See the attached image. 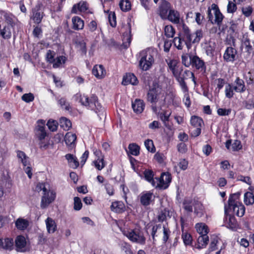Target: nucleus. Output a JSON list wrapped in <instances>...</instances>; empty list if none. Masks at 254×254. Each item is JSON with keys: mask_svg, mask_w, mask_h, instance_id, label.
I'll return each mask as SVG.
<instances>
[{"mask_svg": "<svg viewBox=\"0 0 254 254\" xmlns=\"http://www.w3.org/2000/svg\"><path fill=\"white\" fill-rule=\"evenodd\" d=\"M1 245L3 249L11 250L13 246L12 239L5 238L3 240L1 239Z\"/></svg>", "mask_w": 254, "mask_h": 254, "instance_id": "40", "label": "nucleus"}, {"mask_svg": "<svg viewBox=\"0 0 254 254\" xmlns=\"http://www.w3.org/2000/svg\"><path fill=\"white\" fill-rule=\"evenodd\" d=\"M156 51L153 49L148 48L139 53V65L143 70H148L154 62Z\"/></svg>", "mask_w": 254, "mask_h": 254, "instance_id": "3", "label": "nucleus"}, {"mask_svg": "<svg viewBox=\"0 0 254 254\" xmlns=\"http://www.w3.org/2000/svg\"><path fill=\"white\" fill-rule=\"evenodd\" d=\"M160 98L165 101L164 91L158 84H153L147 92V100L151 104H156Z\"/></svg>", "mask_w": 254, "mask_h": 254, "instance_id": "4", "label": "nucleus"}, {"mask_svg": "<svg viewBox=\"0 0 254 254\" xmlns=\"http://www.w3.org/2000/svg\"><path fill=\"white\" fill-rule=\"evenodd\" d=\"M172 8L171 4L168 1L163 0L158 7L157 13L162 19L166 20V17Z\"/></svg>", "mask_w": 254, "mask_h": 254, "instance_id": "11", "label": "nucleus"}, {"mask_svg": "<svg viewBox=\"0 0 254 254\" xmlns=\"http://www.w3.org/2000/svg\"><path fill=\"white\" fill-rule=\"evenodd\" d=\"M193 55L184 54L182 56V64L186 67H189L191 64V57Z\"/></svg>", "mask_w": 254, "mask_h": 254, "instance_id": "46", "label": "nucleus"}, {"mask_svg": "<svg viewBox=\"0 0 254 254\" xmlns=\"http://www.w3.org/2000/svg\"><path fill=\"white\" fill-rule=\"evenodd\" d=\"M66 61V58L63 56L57 57L53 63L54 68L60 67L63 64H64Z\"/></svg>", "mask_w": 254, "mask_h": 254, "instance_id": "39", "label": "nucleus"}, {"mask_svg": "<svg viewBox=\"0 0 254 254\" xmlns=\"http://www.w3.org/2000/svg\"><path fill=\"white\" fill-rule=\"evenodd\" d=\"M180 36L183 38L185 45L187 48L190 49L192 45V40H191V33L189 28L185 24L182 25V29L180 33Z\"/></svg>", "mask_w": 254, "mask_h": 254, "instance_id": "8", "label": "nucleus"}, {"mask_svg": "<svg viewBox=\"0 0 254 254\" xmlns=\"http://www.w3.org/2000/svg\"><path fill=\"white\" fill-rule=\"evenodd\" d=\"M36 129V134L39 140H43L47 135L44 125H38Z\"/></svg>", "mask_w": 254, "mask_h": 254, "instance_id": "33", "label": "nucleus"}, {"mask_svg": "<svg viewBox=\"0 0 254 254\" xmlns=\"http://www.w3.org/2000/svg\"><path fill=\"white\" fill-rule=\"evenodd\" d=\"M56 197V193L48 188L43 193L41 201V207L42 209L47 208L48 205L54 201Z\"/></svg>", "mask_w": 254, "mask_h": 254, "instance_id": "7", "label": "nucleus"}, {"mask_svg": "<svg viewBox=\"0 0 254 254\" xmlns=\"http://www.w3.org/2000/svg\"><path fill=\"white\" fill-rule=\"evenodd\" d=\"M171 181V178L169 174L163 173L160 178H155L156 186L154 187L161 189H166L168 187Z\"/></svg>", "mask_w": 254, "mask_h": 254, "instance_id": "9", "label": "nucleus"}, {"mask_svg": "<svg viewBox=\"0 0 254 254\" xmlns=\"http://www.w3.org/2000/svg\"><path fill=\"white\" fill-rule=\"evenodd\" d=\"M58 103L62 108H64L65 110L69 111L70 109L68 103L66 102V100L64 98H61L59 99Z\"/></svg>", "mask_w": 254, "mask_h": 254, "instance_id": "57", "label": "nucleus"}, {"mask_svg": "<svg viewBox=\"0 0 254 254\" xmlns=\"http://www.w3.org/2000/svg\"><path fill=\"white\" fill-rule=\"evenodd\" d=\"M162 228L163 230V241L166 243L169 239L170 231L165 225H163Z\"/></svg>", "mask_w": 254, "mask_h": 254, "instance_id": "62", "label": "nucleus"}, {"mask_svg": "<svg viewBox=\"0 0 254 254\" xmlns=\"http://www.w3.org/2000/svg\"><path fill=\"white\" fill-rule=\"evenodd\" d=\"M193 199H185L183 202L184 208L188 212H192Z\"/></svg>", "mask_w": 254, "mask_h": 254, "instance_id": "50", "label": "nucleus"}, {"mask_svg": "<svg viewBox=\"0 0 254 254\" xmlns=\"http://www.w3.org/2000/svg\"><path fill=\"white\" fill-rule=\"evenodd\" d=\"M144 175L145 180L150 183L153 187L156 186L155 178H153L154 174L152 171L150 170H145Z\"/></svg>", "mask_w": 254, "mask_h": 254, "instance_id": "32", "label": "nucleus"}, {"mask_svg": "<svg viewBox=\"0 0 254 254\" xmlns=\"http://www.w3.org/2000/svg\"><path fill=\"white\" fill-rule=\"evenodd\" d=\"M240 192L230 195L228 199V206H225V214L227 215L230 212L233 211V214L239 217H242L245 212L244 205L239 201Z\"/></svg>", "mask_w": 254, "mask_h": 254, "instance_id": "2", "label": "nucleus"}, {"mask_svg": "<svg viewBox=\"0 0 254 254\" xmlns=\"http://www.w3.org/2000/svg\"><path fill=\"white\" fill-rule=\"evenodd\" d=\"M184 77L180 78V77H177V80L179 82V84L181 87L182 90L184 92V93H187L188 92V87L186 83L185 82V80H183Z\"/></svg>", "mask_w": 254, "mask_h": 254, "instance_id": "58", "label": "nucleus"}, {"mask_svg": "<svg viewBox=\"0 0 254 254\" xmlns=\"http://www.w3.org/2000/svg\"><path fill=\"white\" fill-rule=\"evenodd\" d=\"M234 90L238 93H243L246 91V88L244 80L237 77L234 82Z\"/></svg>", "mask_w": 254, "mask_h": 254, "instance_id": "20", "label": "nucleus"}, {"mask_svg": "<svg viewBox=\"0 0 254 254\" xmlns=\"http://www.w3.org/2000/svg\"><path fill=\"white\" fill-rule=\"evenodd\" d=\"M72 22L73 24L72 28L74 30H81L84 27V21L78 16L73 17L72 18Z\"/></svg>", "mask_w": 254, "mask_h": 254, "instance_id": "26", "label": "nucleus"}, {"mask_svg": "<svg viewBox=\"0 0 254 254\" xmlns=\"http://www.w3.org/2000/svg\"><path fill=\"white\" fill-rule=\"evenodd\" d=\"M17 156L24 167L29 165V158L24 152L21 151H17Z\"/></svg>", "mask_w": 254, "mask_h": 254, "instance_id": "34", "label": "nucleus"}, {"mask_svg": "<svg viewBox=\"0 0 254 254\" xmlns=\"http://www.w3.org/2000/svg\"><path fill=\"white\" fill-rule=\"evenodd\" d=\"M92 74L97 78L101 79L106 74V70L102 65H96L92 69Z\"/></svg>", "mask_w": 254, "mask_h": 254, "instance_id": "23", "label": "nucleus"}, {"mask_svg": "<svg viewBox=\"0 0 254 254\" xmlns=\"http://www.w3.org/2000/svg\"><path fill=\"white\" fill-rule=\"evenodd\" d=\"M237 54V51L235 48L232 47H228L224 53V60L226 62L233 63L236 60Z\"/></svg>", "mask_w": 254, "mask_h": 254, "instance_id": "13", "label": "nucleus"}, {"mask_svg": "<svg viewBox=\"0 0 254 254\" xmlns=\"http://www.w3.org/2000/svg\"><path fill=\"white\" fill-rule=\"evenodd\" d=\"M237 3L235 2L234 1H229L227 6V11L228 13H233L237 9L236 4Z\"/></svg>", "mask_w": 254, "mask_h": 254, "instance_id": "55", "label": "nucleus"}, {"mask_svg": "<svg viewBox=\"0 0 254 254\" xmlns=\"http://www.w3.org/2000/svg\"><path fill=\"white\" fill-rule=\"evenodd\" d=\"M253 10V8L251 5L244 6L242 8V12L246 17L250 16Z\"/></svg>", "mask_w": 254, "mask_h": 254, "instance_id": "56", "label": "nucleus"}, {"mask_svg": "<svg viewBox=\"0 0 254 254\" xmlns=\"http://www.w3.org/2000/svg\"><path fill=\"white\" fill-rule=\"evenodd\" d=\"M45 222L47 231L49 233H53L56 231L57 224L52 218H47Z\"/></svg>", "mask_w": 254, "mask_h": 254, "instance_id": "27", "label": "nucleus"}, {"mask_svg": "<svg viewBox=\"0 0 254 254\" xmlns=\"http://www.w3.org/2000/svg\"><path fill=\"white\" fill-rule=\"evenodd\" d=\"M144 145L148 151L151 152H155V148L154 147L153 143L152 140H146L144 142Z\"/></svg>", "mask_w": 254, "mask_h": 254, "instance_id": "60", "label": "nucleus"}, {"mask_svg": "<svg viewBox=\"0 0 254 254\" xmlns=\"http://www.w3.org/2000/svg\"><path fill=\"white\" fill-rule=\"evenodd\" d=\"M21 99L23 101H25L26 103H29L33 101L34 99V96L33 94L26 93L22 95Z\"/></svg>", "mask_w": 254, "mask_h": 254, "instance_id": "64", "label": "nucleus"}, {"mask_svg": "<svg viewBox=\"0 0 254 254\" xmlns=\"http://www.w3.org/2000/svg\"><path fill=\"white\" fill-rule=\"evenodd\" d=\"M165 35L168 38L173 37L175 34V30L171 25H167L164 29Z\"/></svg>", "mask_w": 254, "mask_h": 254, "instance_id": "52", "label": "nucleus"}, {"mask_svg": "<svg viewBox=\"0 0 254 254\" xmlns=\"http://www.w3.org/2000/svg\"><path fill=\"white\" fill-rule=\"evenodd\" d=\"M60 125L64 130H67L71 127V123L66 118L62 117L60 120Z\"/></svg>", "mask_w": 254, "mask_h": 254, "instance_id": "36", "label": "nucleus"}, {"mask_svg": "<svg viewBox=\"0 0 254 254\" xmlns=\"http://www.w3.org/2000/svg\"><path fill=\"white\" fill-rule=\"evenodd\" d=\"M191 60L190 65L201 71H205L206 65L202 60L197 56L193 55V57H191Z\"/></svg>", "mask_w": 254, "mask_h": 254, "instance_id": "14", "label": "nucleus"}, {"mask_svg": "<svg viewBox=\"0 0 254 254\" xmlns=\"http://www.w3.org/2000/svg\"><path fill=\"white\" fill-rule=\"evenodd\" d=\"M191 36H192L191 40H192V44L194 43H198L200 41V39L202 38L203 36V33L201 30H197L194 33H191Z\"/></svg>", "mask_w": 254, "mask_h": 254, "instance_id": "44", "label": "nucleus"}, {"mask_svg": "<svg viewBox=\"0 0 254 254\" xmlns=\"http://www.w3.org/2000/svg\"><path fill=\"white\" fill-rule=\"evenodd\" d=\"M241 47L244 49L245 52L250 55L253 51V48L251 44L250 39L248 36L244 37L242 41Z\"/></svg>", "mask_w": 254, "mask_h": 254, "instance_id": "25", "label": "nucleus"}, {"mask_svg": "<svg viewBox=\"0 0 254 254\" xmlns=\"http://www.w3.org/2000/svg\"><path fill=\"white\" fill-rule=\"evenodd\" d=\"M171 114V112H169L168 111H163L160 114V118L161 120L164 123L168 121Z\"/></svg>", "mask_w": 254, "mask_h": 254, "instance_id": "59", "label": "nucleus"}, {"mask_svg": "<svg viewBox=\"0 0 254 254\" xmlns=\"http://www.w3.org/2000/svg\"><path fill=\"white\" fill-rule=\"evenodd\" d=\"M154 197L153 192L150 191L143 192L140 194V203L143 206H148L153 200Z\"/></svg>", "mask_w": 254, "mask_h": 254, "instance_id": "16", "label": "nucleus"}, {"mask_svg": "<svg viewBox=\"0 0 254 254\" xmlns=\"http://www.w3.org/2000/svg\"><path fill=\"white\" fill-rule=\"evenodd\" d=\"M88 5L86 1H80L78 3L73 5L71 9V12L73 13L84 12L88 9Z\"/></svg>", "mask_w": 254, "mask_h": 254, "instance_id": "18", "label": "nucleus"}, {"mask_svg": "<svg viewBox=\"0 0 254 254\" xmlns=\"http://www.w3.org/2000/svg\"><path fill=\"white\" fill-rule=\"evenodd\" d=\"M195 228L200 235H207L208 233L207 226L203 223H197Z\"/></svg>", "mask_w": 254, "mask_h": 254, "instance_id": "37", "label": "nucleus"}, {"mask_svg": "<svg viewBox=\"0 0 254 254\" xmlns=\"http://www.w3.org/2000/svg\"><path fill=\"white\" fill-rule=\"evenodd\" d=\"M111 210L116 213H122L125 210V206L122 201H115L111 206Z\"/></svg>", "mask_w": 254, "mask_h": 254, "instance_id": "24", "label": "nucleus"}, {"mask_svg": "<svg viewBox=\"0 0 254 254\" xmlns=\"http://www.w3.org/2000/svg\"><path fill=\"white\" fill-rule=\"evenodd\" d=\"M182 238L186 246H191L192 242V239L191 235L187 233L183 232Z\"/></svg>", "mask_w": 254, "mask_h": 254, "instance_id": "48", "label": "nucleus"}, {"mask_svg": "<svg viewBox=\"0 0 254 254\" xmlns=\"http://www.w3.org/2000/svg\"><path fill=\"white\" fill-rule=\"evenodd\" d=\"M145 104L143 100L136 99L132 103V108L133 111L136 114L141 113L144 109Z\"/></svg>", "mask_w": 254, "mask_h": 254, "instance_id": "22", "label": "nucleus"}, {"mask_svg": "<svg viewBox=\"0 0 254 254\" xmlns=\"http://www.w3.org/2000/svg\"><path fill=\"white\" fill-rule=\"evenodd\" d=\"M128 32L124 33L123 35V45L126 48H127L129 46L131 40V29L129 24H128Z\"/></svg>", "mask_w": 254, "mask_h": 254, "instance_id": "31", "label": "nucleus"}, {"mask_svg": "<svg viewBox=\"0 0 254 254\" xmlns=\"http://www.w3.org/2000/svg\"><path fill=\"white\" fill-rule=\"evenodd\" d=\"M76 135L71 132H67L64 136V141L67 147L72 149L75 147Z\"/></svg>", "mask_w": 254, "mask_h": 254, "instance_id": "15", "label": "nucleus"}, {"mask_svg": "<svg viewBox=\"0 0 254 254\" xmlns=\"http://www.w3.org/2000/svg\"><path fill=\"white\" fill-rule=\"evenodd\" d=\"M244 202L246 205H252L254 203V195L251 192L248 191L244 194Z\"/></svg>", "mask_w": 254, "mask_h": 254, "instance_id": "41", "label": "nucleus"}, {"mask_svg": "<svg viewBox=\"0 0 254 254\" xmlns=\"http://www.w3.org/2000/svg\"><path fill=\"white\" fill-rule=\"evenodd\" d=\"M193 206L194 209V213L199 217L203 214V206L202 203L195 199H193Z\"/></svg>", "mask_w": 254, "mask_h": 254, "instance_id": "28", "label": "nucleus"}, {"mask_svg": "<svg viewBox=\"0 0 254 254\" xmlns=\"http://www.w3.org/2000/svg\"><path fill=\"white\" fill-rule=\"evenodd\" d=\"M175 46L179 50L183 49L185 44L183 38L179 34V36L175 37L173 40Z\"/></svg>", "mask_w": 254, "mask_h": 254, "instance_id": "45", "label": "nucleus"}, {"mask_svg": "<svg viewBox=\"0 0 254 254\" xmlns=\"http://www.w3.org/2000/svg\"><path fill=\"white\" fill-rule=\"evenodd\" d=\"M29 225V222L26 219L19 218L15 221L16 227L20 230L26 229Z\"/></svg>", "mask_w": 254, "mask_h": 254, "instance_id": "29", "label": "nucleus"}, {"mask_svg": "<svg viewBox=\"0 0 254 254\" xmlns=\"http://www.w3.org/2000/svg\"><path fill=\"white\" fill-rule=\"evenodd\" d=\"M203 123L202 120L197 116H192L190 119V124L193 127H201Z\"/></svg>", "mask_w": 254, "mask_h": 254, "instance_id": "49", "label": "nucleus"}, {"mask_svg": "<svg viewBox=\"0 0 254 254\" xmlns=\"http://www.w3.org/2000/svg\"><path fill=\"white\" fill-rule=\"evenodd\" d=\"M32 13L31 18L34 21V23L39 24L44 15L43 5L41 3H38L32 9Z\"/></svg>", "mask_w": 254, "mask_h": 254, "instance_id": "10", "label": "nucleus"}, {"mask_svg": "<svg viewBox=\"0 0 254 254\" xmlns=\"http://www.w3.org/2000/svg\"><path fill=\"white\" fill-rule=\"evenodd\" d=\"M209 241V238L207 235H201L197 238V242L199 245L197 247V248L200 249L203 247H205L208 244Z\"/></svg>", "mask_w": 254, "mask_h": 254, "instance_id": "30", "label": "nucleus"}, {"mask_svg": "<svg viewBox=\"0 0 254 254\" xmlns=\"http://www.w3.org/2000/svg\"><path fill=\"white\" fill-rule=\"evenodd\" d=\"M234 90L233 86H232L230 84L227 85L225 89L226 97L228 98H232L234 95Z\"/></svg>", "mask_w": 254, "mask_h": 254, "instance_id": "53", "label": "nucleus"}, {"mask_svg": "<svg viewBox=\"0 0 254 254\" xmlns=\"http://www.w3.org/2000/svg\"><path fill=\"white\" fill-rule=\"evenodd\" d=\"M242 148V145L240 140H235L231 144V149L233 151H238Z\"/></svg>", "mask_w": 254, "mask_h": 254, "instance_id": "63", "label": "nucleus"}, {"mask_svg": "<svg viewBox=\"0 0 254 254\" xmlns=\"http://www.w3.org/2000/svg\"><path fill=\"white\" fill-rule=\"evenodd\" d=\"M124 234L133 243L142 245L145 244L146 239L142 233L138 229H135L125 231Z\"/></svg>", "mask_w": 254, "mask_h": 254, "instance_id": "6", "label": "nucleus"}, {"mask_svg": "<svg viewBox=\"0 0 254 254\" xmlns=\"http://www.w3.org/2000/svg\"><path fill=\"white\" fill-rule=\"evenodd\" d=\"M175 76H176V78L180 77L183 78V77H184L183 80H184L187 78V77L191 76V77L193 78V80L194 81V74L191 71L189 70H185L184 72H183V73H180L179 75H177L176 73V75Z\"/></svg>", "mask_w": 254, "mask_h": 254, "instance_id": "54", "label": "nucleus"}, {"mask_svg": "<svg viewBox=\"0 0 254 254\" xmlns=\"http://www.w3.org/2000/svg\"><path fill=\"white\" fill-rule=\"evenodd\" d=\"M216 45L213 42L210 41L205 47L206 53L207 56H212L215 49Z\"/></svg>", "mask_w": 254, "mask_h": 254, "instance_id": "43", "label": "nucleus"}, {"mask_svg": "<svg viewBox=\"0 0 254 254\" xmlns=\"http://www.w3.org/2000/svg\"><path fill=\"white\" fill-rule=\"evenodd\" d=\"M225 215V225H226L227 227L233 230H236L239 227V225L235 217L231 215H228V214Z\"/></svg>", "mask_w": 254, "mask_h": 254, "instance_id": "19", "label": "nucleus"}, {"mask_svg": "<svg viewBox=\"0 0 254 254\" xmlns=\"http://www.w3.org/2000/svg\"><path fill=\"white\" fill-rule=\"evenodd\" d=\"M119 6L122 10L127 11L131 8V3L128 0H121Z\"/></svg>", "mask_w": 254, "mask_h": 254, "instance_id": "47", "label": "nucleus"}, {"mask_svg": "<svg viewBox=\"0 0 254 254\" xmlns=\"http://www.w3.org/2000/svg\"><path fill=\"white\" fill-rule=\"evenodd\" d=\"M207 15L209 21L212 24H216L220 26L224 16L220 12L218 5L215 3H212L207 10Z\"/></svg>", "mask_w": 254, "mask_h": 254, "instance_id": "5", "label": "nucleus"}, {"mask_svg": "<svg viewBox=\"0 0 254 254\" xmlns=\"http://www.w3.org/2000/svg\"><path fill=\"white\" fill-rule=\"evenodd\" d=\"M17 156L24 167L29 165V158L24 152L21 151H17Z\"/></svg>", "mask_w": 254, "mask_h": 254, "instance_id": "35", "label": "nucleus"}, {"mask_svg": "<svg viewBox=\"0 0 254 254\" xmlns=\"http://www.w3.org/2000/svg\"><path fill=\"white\" fill-rule=\"evenodd\" d=\"M128 150L129 153L134 156H137L139 154V146L136 143H130L128 145Z\"/></svg>", "mask_w": 254, "mask_h": 254, "instance_id": "42", "label": "nucleus"}, {"mask_svg": "<svg viewBox=\"0 0 254 254\" xmlns=\"http://www.w3.org/2000/svg\"><path fill=\"white\" fill-rule=\"evenodd\" d=\"M166 20L174 24H179L181 20L180 14L179 11L172 8L166 17Z\"/></svg>", "mask_w": 254, "mask_h": 254, "instance_id": "17", "label": "nucleus"}, {"mask_svg": "<svg viewBox=\"0 0 254 254\" xmlns=\"http://www.w3.org/2000/svg\"><path fill=\"white\" fill-rule=\"evenodd\" d=\"M138 83V80L136 76L132 73H127L124 76L122 84L127 85L129 84L132 85H136Z\"/></svg>", "mask_w": 254, "mask_h": 254, "instance_id": "21", "label": "nucleus"}, {"mask_svg": "<svg viewBox=\"0 0 254 254\" xmlns=\"http://www.w3.org/2000/svg\"><path fill=\"white\" fill-rule=\"evenodd\" d=\"M93 163L96 168L98 170H101L105 166L103 157L97 158L93 162Z\"/></svg>", "mask_w": 254, "mask_h": 254, "instance_id": "51", "label": "nucleus"}, {"mask_svg": "<svg viewBox=\"0 0 254 254\" xmlns=\"http://www.w3.org/2000/svg\"><path fill=\"white\" fill-rule=\"evenodd\" d=\"M74 98L82 105L86 107L88 109L95 111L100 118H101V116L104 115V108L98 102V98L96 95H92L90 97H88L85 95H81L77 94Z\"/></svg>", "mask_w": 254, "mask_h": 254, "instance_id": "1", "label": "nucleus"}, {"mask_svg": "<svg viewBox=\"0 0 254 254\" xmlns=\"http://www.w3.org/2000/svg\"><path fill=\"white\" fill-rule=\"evenodd\" d=\"M17 251L25 252L28 249V243L25 238L21 235L18 236L15 240Z\"/></svg>", "mask_w": 254, "mask_h": 254, "instance_id": "12", "label": "nucleus"}, {"mask_svg": "<svg viewBox=\"0 0 254 254\" xmlns=\"http://www.w3.org/2000/svg\"><path fill=\"white\" fill-rule=\"evenodd\" d=\"M49 129L52 131H55L57 130L58 127V123L56 121L49 120L47 124Z\"/></svg>", "mask_w": 254, "mask_h": 254, "instance_id": "61", "label": "nucleus"}, {"mask_svg": "<svg viewBox=\"0 0 254 254\" xmlns=\"http://www.w3.org/2000/svg\"><path fill=\"white\" fill-rule=\"evenodd\" d=\"M0 35L3 39H9L11 36V27L9 26H4L0 30Z\"/></svg>", "mask_w": 254, "mask_h": 254, "instance_id": "38", "label": "nucleus"}]
</instances>
